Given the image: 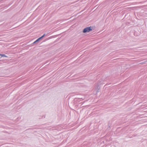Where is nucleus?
<instances>
[{
  "mask_svg": "<svg viewBox=\"0 0 147 147\" xmlns=\"http://www.w3.org/2000/svg\"><path fill=\"white\" fill-rule=\"evenodd\" d=\"M0 55L2 57H7V56L6 55H5V54H0Z\"/></svg>",
  "mask_w": 147,
  "mask_h": 147,
  "instance_id": "f03ea898",
  "label": "nucleus"
},
{
  "mask_svg": "<svg viewBox=\"0 0 147 147\" xmlns=\"http://www.w3.org/2000/svg\"><path fill=\"white\" fill-rule=\"evenodd\" d=\"M45 34H44L41 37L42 38H43L45 36Z\"/></svg>",
  "mask_w": 147,
  "mask_h": 147,
  "instance_id": "20e7f679",
  "label": "nucleus"
},
{
  "mask_svg": "<svg viewBox=\"0 0 147 147\" xmlns=\"http://www.w3.org/2000/svg\"><path fill=\"white\" fill-rule=\"evenodd\" d=\"M92 30V28L91 26L88 27L84 28L83 30V32L85 33L87 32H89Z\"/></svg>",
  "mask_w": 147,
  "mask_h": 147,
  "instance_id": "f257e3e1",
  "label": "nucleus"
},
{
  "mask_svg": "<svg viewBox=\"0 0 147 147\" xmlns=\"http://www.w3.org/2000/svg\"><path fill=\"white\" fill-rule=\"evenodd\" d=\"M39 40H38V39H37L36 40H35L33 43V44H35L37 42H38Z\"/></svg>",
  "mask_w": 147,
  "mask_h": 147,
  "instance_id": "7ed1b4c3",
  "label": "nucleus"
},
{
  "mask_svg": "<svg viewBox=\"0 0 147 147\" xmlns=\"http://www.w3.org/2000/svg\"><path fill=\"white\" fill-rule=\"evenodd\" d=\"M42 38L41 37H40V38H38V40H40Z\"/></svg>",
  "mask_w": 147,
  "mask_h": 147,
  "instance_id": "39448f33",
  "label": "nucleus"
}]
</instances>
